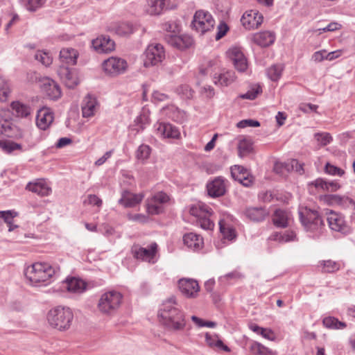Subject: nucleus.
Wrapping results in <instances>:
<instances>
[{
    "mask_svg": "<svg viewBox=\"0 0 355 355\" xmlns=\"http://www.w3.org/2000/svg\"><path fill=\"white\" fill-rule=\"evenodd\" d=\"M122 300L120 293L110 291L103 294L98 301V308L105 314H112L119 307Z\"/></svg>",
    "mask_w": 355,
    "mask_h": 355,
    "instance_id": "0eeeda50",
    "label": "nucleus"
},
{
    "mask_svg": "<svg viewBox=\"0 0 355 355\" xmlns=\"http://www.w3.org/2000/svg\"><path fill=\"white\" fill-rule=\"evenodd\" d=\"M205 337L206 343L209 347L227 352H230V347L223 343L217 334L211 335L209 333H206Z\"/></svg>",
    "mask_w": 355,
    "mask_h": 355,
    "instance_id": "2f4dec72",
    "label": "nucleus"
},
{
    "mask_svg": "<svg viewBox=\"0 0 355 355\" xmlns=\"http://www.w3.org/2000/svg\"><path fill=\"white\" fill-rule=\"evenodd\" d=\"M236 78L234 71L232 70H225L219 74L214 75V83L216 85L227 87L234 83Z\"/></svg>",
    "mask_w": 355,
    "mask_h": 355,
    "instance_id": "bb28decb",
    "label": "nucleus"
},
{
    "mask_svg": "<svg viewBox=\"0 0 355 355\" xmlns=\"http://www.w3.org/2000/svg\"><path fill=\"white\" fill-rule=\"evenodd\" d=\"M92 46L98 53H109L115 48L114 42L109 36L101 35L92 40Z\"/></svg>",
    "mask_w": 355,
    "mask_h": 355,
    "instance_id": "6ab92c4d",
    "label": "nucleus"
},
{
    "mask_svg": "<svg viewBox=\"0 0 355 355\" xmlns=\"http://www.w3.org/2000/svg\"><path fill=\"white\" fill-rule=\"evenodd\" d=\"M10 89L6 79L0 76V101H6L8 97Z\"/></svg>",
    "mask_w": 355,
    "mask_h": 355,
    "instance_id": "49530a36",
    "label": "nucleus"
},
{
    "mask_svg": "<svg viewBox=\"0 0 355 355\" xmlns=\"http://www.w3.org/2000/svg\"><path fill=\"white\" fill-rule=\"evenodd\" d=\"M115 33L120 36H125L133 32L132 25L129 22H119L113 27Z\"/></svg>",
    "mask_w": 355,
    "mask_h": 355,
    "instance_id": "ea45409f",
    "label": "nucleus"
},
{
    "mask_svg": "<svg viewBox=\"0 0 355 355\" xmlns=\"http://www.w3.org/2000/svg\"><path fill=\"white\" fill-rule=\"evenodd\" d=\"M241 22L246 29L257 28L263 22V16L259 12L251 10L243 15Z\"/></svg>",
    "mask_w": 355,
    "mask_h": 355,
    "instance_id": "2eb2a0df",
    "label": "nucleus"
},
{
    "mask_svg": "<svg viewBox=\"0 0 355 355\" xmlns=\"http://www.w3.org/2000/svg\"><path fill=\"white\" fill-rule=\"evenodd\" d=\"M259 335L262 336L264 338L272 341L275 340L276 338L275 334L273 332V331L268 328H262V330Z\"/></svg>",
    "mask_w": 355,
    "mask_h": 355,
    "instance_id": "774afa93",
    "label": "nucleus"
},
{
    "mask_svg": "<svg viewBox=\"0 0 355 355\" xmlns=\"http://www.w3.org/2000/svg\"><path fill=\"white\" fill-rule=\"evenodd\" d=\"M212 212L211 208L202 202L193 205L189 209L190 214L196 218L197 225L206 230H212L214 227V222L211 218Z\"/></svg>",
    "mask_w": 355,
    "mask_h": 355,
    "instance_id": "39448f33",
    "label": "nucleus"
},
{
    "mask_svg": "<svg viewBox=\"0 0 355 355\" xmlns=\"http://www.w3.org/2000/svg\"><path fill=\"white\" fill-rule=\"evenodd\" d=\"M86 287V283L80 279L72 277L67 279V288L70 292L81 293L85 291Z\"/></svg>",
    "mask_w": 355,
    "mask_h": 355,
    "instance_id": "e433bc0d",
    "label": "nucleus"
},
{
    "mask_svg": "<svg viewBox=\"0 0 355 355\" xmlns=\"http://www.w3.org/2000/svg\"><path fill=\"white\" fill-rule=\"evenodd\" d=\"M83 203L85 205H92L101 207L102 205V200L96 195L89 194L84 200Z\"/></svg>",
    "mask_w": 355,
    "mask_h": 355,
    "instance_id": "680f3d73",
    "label": "nucleus"
},
{
    "mask_svg": "<svg viewBox=\"0 0 355 355\" xmlns=\"http://www.w3.org/2000/svg\"><path fill=\"white\" fill-rule=\"evenodd\" d=\"M236 126L239 128H245L247 127H259L260 123L257 120L252 119H243L237 123Z\"/></svg>",
    "mask_w": 355,
    "mask_h": 355,
    "instance_id": "13d9d810",
    "label": "nucleus"
},
{
    "mask_svg": "<svg viewBox=\"0 0 355 355\" xmlns=\"http://www.w3.org/2000/svg\"><path fill=\"white\" fill-rule=\"evenodd\" d=\"M57 270L59 268H55L47 263L37 262L28 266L24 275L32 284H37L48 281L55 275Z\"/></svg>",
    "mask_w": 355,
    "mask_h": 355,
    "instance_id": "20e7f679",
    "label": "nucleus"
},
{
    "mask_svg": "<svg viewBox=\"0 0 355 355\" xmlns=\"http://www.w3.org/2000/svg\"><path fill=\"white\" fill-rule=\"evenodd\" d=\"M35 58L45 66H49L52 63V58L49 54L42 51L35 53Z\"/></svg>",
    "mask_w": 355,
    "mask_h": 355,
    "instance_id": "864d4df0",
    "label": "nucleus"
},
{
    "mask_svg": "<svg viewBox=\"0 0 355 355\" xmlns=\"http://www.w3.org/2000/svg\"><path fill=\"white\" fill-rule=\"evenodd\" d=\"M227 55L235 69L239 72H244L246 71L248 66V61L240 48L236 46L230 48L227 51Z\"/></svg>",
    "mask_w": 355,
    "mask_h": 355,
    "instance_id": "ddd939ff",
    "label": "nucleus"
},
{
    "mask_svg": "<svg viewBox=\"0 0 355 355\" xmlns=\"http://www.w3.org/2000/svg\"><path fill=\"white\" fill-rule=\"evenodd\" d=\"M207 190L211 198L223 196L226 193L225 180L222 177L215 178L207 184Z\"/></svg>",
    "mask_w": 355,
    "mask_h": 355,
    "instance_id": "f3484780",
    "label": "nucleus"
},
{
    "mask_svg": "<svg viewBox=\"0 0 355 355\" xmlns=\"http://www.w3.org/2000/svg\"><path fill=\"white\" fill-rule=\"evenodd\" d=\"M165 58V52L160 44H153L148 46L145 51L144 66L146 67L155 66Z\"/></svg>",
    "mask_w": 355,
    "mask_h": 355,
    "instance_id": "6e6552de",
    "label": "nucleus"
},
{
    "mask_svg": "<svg viewBox=\"0 0 355 355\" xmlns=\"http://www.w3.org/2000/svg\"><path fill=\"white\" fill-rule=\"evenodd\" d=\"M165 40L170 46L180 50L188 49L193 44V37L187 34H166Z\"/></svg>",
    "mask_w": 355,
    "mask_h": 355,
    "instance_id": "f8f14e48",
    "label": "nucleus"
},
{
    "mask_svg": "<svg viewBox=\"0 0 355 355\" xmlns=\"http://www.w3.org/2000/svg\"><path fill=\"white\" fill-rule=\"evenodd\" d=\"M296 234L293 230H286L281 232L272 233L269 239L279 243H288L295 241Z\"/></svg>",
    "mask_w": 355,
    "mask_h": 355,
    "instance_id": "c9c22d12",
    "label": "nucleus"
},
{
    "mask_svg": "<svg viewBox=\"0 0 355 355\" xmlns=\"http://www.w3.org/2000/svg\"><path fill=\"white\" fill-rule=\"evenodd\" d=\"M158 315L163 324L171 331H182L186 327V315L179 307L176 298L171 296L162 303Z\"/></svg>",
    "mask_w": 355,
    "mask_h": 355,
    "instance_id": "f257e3e1",
    "label": "nucleus"
},
{
    "mask_svg": "<svg viewBox=\"0 0 355 355\" xmlns=\"http://www.w3.org/2000/svg\"><path fill=\"white\" fill-rule=\"evenodd\" d=\"M46 0H26V3L24 4L26 10L33 12L41 8Z\"/></svg>",
    "mask_w": 355,
    "mask_h": 355,
    "instance_id": "6e6d98bb",
    "label": "nucleus"
},
{
    "mask_svg": "<svg viewBox=\"0 0 355 355\" xmlns=\"http://www.w3.org/2000/svg\"><path fill=\"white\" fill-rule=\"evenodd\" d=\"M167 0H148L146 12L150 15H159L164 9H168L166 6Z\"/></svg>",
    "mask_w": 355,
    "mask_h": 355,
    "instance_id": "f704fd0d",
    "label": "nucleus"
},
{
    "mask_svg": "<svg viewBox=\"0 0 355 355\" xmlns=\"http://www.w3.org/2000/svg\"><path fill=\"white\" fill-rule=\"evenodd\" d=\"M284 66L279 64H273L266 70L268 78L272 81H277L282 76Z\"/></svg>",
    "mask_w": 355,
    "mask_h": 355,
    "instance_id": "58836bf2",
    "label": "nucleus"
},
{
    "mask_svg": "<svg viewBox=\"0 0 355 355\" xmlns=\"http://www.w3.org/2000/svg\"><path fill=\"white\" fill-rule=\"evenodd\" d=\"M270 211L265 207H247L244 210L246 218L254 222H262L269 216Z\"/></svg>",
    "mask_w": 355,
    "mask_h": 355,
    "instance_id": "a211bd4d",
    "label": "nucleus"
},
{
    "mask_svg": "<svg viewBox=\"0 0 355 355\" xmlns=\"http://www.w3.org/2000/svg\"><path fill=\"white\" fill-rule=\"evenodd\" d=\"M98 106L97 101L90 95L87 96L82 103V114L85 118L94 115Z\"/></svg>",
    "mask_w": 355,
    "mask_h": 355,
    "instance_id": "c756f323",
    "label": "nucleus"
},
{
    "mask_svg": "<svg viewBox=\"0 0 355 355\" xmlns=\"http://www.w3.org/2000/svg\"><path fill=\"white\" fill-rule=\"evenodd\" d=\"M341 28V25L336 22H331L327 26L324 28H318L320 33L322 32H332L339 30Z\"/></svg>",
    "mask_w": 355,
    "mask_h": 355,
    "instance_id": "0e129e2a",
    "label": "nucleus"
},
{
    "mask_svg": "<svg viewBox=\"0 0 355 355\" xmlns=\"http://www.w3.org/2000/svg\"><path fill=\"white\" fill-rule=\"evenodd\" d=\"M275 40V34L272 31H265L257 33L252 36V41L261 47L272 44Z\"/></svg>",
    "mask_w": 355,
    "mask_h": 355,
    "instance_id": "393cba45",
    "label": "nucleus"
},
{
    "mask_svg": "<svg viewBox=\"0 0 355 355\" xmlns=\"http://www.w3.org/2000/svg\"><path fill=\"white\" fill-rule=\"evenodd\" d=\"M151 148L146 144L140 145L136 150V158L144 162L148 159L151 154Z\"/></svg>",
    "mask_w": 355,
    "mask_h": 355,
    "instance_id": "79ce46f5",
    "label": "nucleus"
},
{
    "mask_svg": "<svg viewBox=\"0 0 355 355\" xmlns=\"http://www.w3.org/2000/svg\"><path fill=\"white\" fill-rule=\"evenodd\" d=\"M324 200L331 205H337L343 208L355 209V202L347 196L329 194L324 196Z\"/></svg>",
    "mask_w": 355,
    "mask_h": 355,
    "instance_id": "b1692460",
    "label": "nucleus"
},
{
    "mask_svg": "<svg viewBox=\"0 0 355 355\" xmlns=\"http://www.w3.org/2000/svg\"><path fill=\"white\" fill-rule=\"evenodd\" d=\"M11 123L6 120H0V135H8Z\"/></svg>",
    "mask_w": 355,
    "mask_h": 355,
    "instance_id": "338daca9",
    "label": "nucleus"
},
{
    "mask_svg": "<svg viewBox=\"0 0 355 355\" xmlns=\"http://www.w3.org/2000/svg\"><path fill=\"white\" fill-rule=\"evenodd\" d=\"M290 219V213L281 209H276L272 216L273 223L277 227H286Z\"/></svg>",
    "mask_w": 355,
    "mask_h": 355,
    "instance_id": "7c9ffc66",
    "label": "nucleus"
},
{
    "mask_svg": "<svg viewBox=\"0 0 355 355\" xmlns=\"http://www.w3.org/2000/svg\"><path fill=\"white\" fill-rule=\"evenodd\" d=\"M26 189L40 196H47L51 192V189L44 180H39L35 182H28L26 186Z\"/></svg>",
    "mask_w": 355,
    "mask_h": 355,
    "instance_id": "a878e982",
    "label": "nucleus"
},
{
    "mask_svg": "<svg viewBox=\"0 0 355 355\" xmlns=\"http://www.w3.org/2000/svg\"><path fill=\"white\" fill-rule=\"evenodd\" d=\"M315 137L322 146H326L330 144L332 141V137L327 132L317 133L315 135Z\"/></svg>",
    "mask_w": 355,
    "mask_h": 355,
    "instance_id": "bf43d9fd",
    "label": "nucleus"
},
{
    "mask_svg": "<svg viewBox=\"0 0 355 355\" xmlns=\"http://www.w3.org/2000/svg\"><path fill=\"white\" fill-rule=\"evenodd\" d=\"M298 213L300 222L309 236L313 238L318 237L322 233L324 227V220L319 212L305 207H300Z\"/></svg>",
    "mask_w": 355,
    "mask_h": 355,
    "instance_id": "f03ea898",
    "label": "nucleus"
},
{
    "mask_svg": "<svg viewBox=\"0 0 355 355\" xmlns=\"http://www.w3.org/2000/svg\"><path fill=\"white\" fill-rule=\"evenodd\" d=\"M53 113L48 107H42L38 110L36 116V125L42 130H46L53 121Z\"/></svg>",
    "mask_w": 355,
    "mask_h": 355,
    "instance_id": "412c9836",
    "label": "nucleus"
},
{
    "mask_svg": "<svg viewBox=\"0 0 355 355\" xmlns=\"http://www.w3.org/2000/svg\"><path fill=\"white\" fill-rule=\"evenodd\" d=\"M177 93L183 98L190 99L193 96L194 92L188 85H180L176 89Z\"/></svg>",
    "mask_w": 355,
    "mask_h": 355,
    "instance_id": "8fccbe9b",
    "label": "nucleus"
},
{
    "mask_svg": "<svg viewBox=\"0 0 355 355\" xmlns=\"http://www.w3.org/2000/svg\"><path fill=\"white\" fill-rule=\"evenodd\" d=\"M252 150V142L250 139L243 138L238 144V150L241 156L249 154Z\"/></svg>",
    "mask_w": 355,
    "mask_h": 355,
    "instance_id": "a18cd8bd",
    "label": "nucleus"
},
{
    "mask_svg": "<svg viewBox=\"0 0 355 355\" xmlns=\"http://www.w3.org/2000/svg\"><path fill=\"white\" fill-rule=\"evenodd\" d=\"M157 251V245H150V248L148 249L140 248L139 250H134V257L136 259H141L149 263H154V259Z\"/></svg>",
    "mask_w": 355,
    "mask_h": 355,
    "instance_id": "cd10ccee",
    "label": "nucleus"
},
{
    "mask_svg": "<svg viewBox=\"0 0 355 355\" xmlns=\"http://www.w3.org/2000/svg\"><path fill=\"white\" fill-rule=\"evenodd\" d=\"M327 220L331 230L343 234L349 233L350 229L346 223L345 217L341 214L331 210L327 213Z\"/></svg>",
    "mask_w": 355,
    "mask_h": 355,
    "instance_id": "1a4fd4ad",
    "label": "nucleus"
},
{
    "mask_svg": "<svg viewBox=\"0 0 355 355\" xmlns=\"http://www.w3.org/2000/svg\"><path fill=\"white\" fill-rule=\"evenodd\" d=\"M17 216V213L13 210L0 211V218L6 223H10V220Z\"/></svg>",
    "mask_w": 355,
    "mask_h": 355,
    "instance_id": "052dcab7",
    "label": "nucleus"
},
{
    "mask_svg": "<svg viewBox=\"0 0 355 355\" xmlns=\"http://www.w3.org/2000/svg\"><path fill=\"white\" fill-rule=\"evenodd\" d=\"M183 244H203V239L200 234L189 232L183 236Z\"/></svg>",
    "mask_w": 355,
    "mask_h": 355,
    "instance_id": "c03bdc74",
    "label": "nucleus"
},
{
    "mask_svg": "<svg viewBox=\"0 0 355 355\" xmlns=\"http://www.w3.org/2000/svg\"><path fill=\"white\" fill-rule=\"evenodd\" d=\"M229 30L228 26L225 22H221L217 27V33L216 35V40H218L221 39Z\"/></svg>",
    "mask_w": 355,
    "mask_h": 355,
    "instance_id": "e2e57ef3",
    "label": "nucleus"
},
{
    "mask_svg": "<svg viewBox=\"0 0 355 355\" xmlns=\"http://www.w3.org/2000/svg\"><path fill=\"white\" fill-rule=\"evenodd\" d=\"M218 225L223 238L229 241H234L237 236L235 229L225 219L220 220Z\"/></svg>",
    "mask_w": 355,
    "mask_h": 355,
    "instance_id": "72a5a7b5",
    "label": "nucleus"
},
{
    "mask_svg": "<svg viewBox=\"0 0 355 355\" xmlns=\"http://www.w3.org/2000/svg\"><path fill=\"white\" fill-rule=\"evenodd\" d=\"M42 89L51 99L56 100L61 96V89L59 85L52 79H44L42 82Z\"/></svg>",
    "mask_w": 355,
    "mask_h": 355,
    "instance_id": "5701e85b",
    "label": "nucleus"
},
{
    "mask_svg": "<svg viewBox=\"0 0 355 355\" xmlns=\"http://www.w3.org/2000/svg\"><path fill=\"white\" fill-rule=\"evenodd\" d=\"M154 128L157 135L163 138L179 139L180 137L179 129L169 123L157 122L155 124Z\"/></svg>",
    "mask_w": 355,
    "mask_h": 355,
    "instance_id": "4468645a",
    "label": "nucleus"
},
{
    "mask_svg": "<svg viewBox=\"0 0 355 355\" xmlns=\"http://www.w3.org/2000/svg\"><path fill=\"white\" fill-rule=\"evenodd\" d=\"M320 265L322 267V271L323 272H334L340 269V264L332 260L322 261L320 262Z\"/></svg>",
    "mask_w": 355,
    "mask_h": 355,
    "instance_id": "de8ad7c7",
    "label": "nucleus"
},
{
    "mask_svg": "<svg viewBox=\"0 0 355 355\" xmlns=\"http://www.w3.org/2000/svg\"><path fill=\"white\" fill-rule=\"evenodd\" d=\"M164 26L165 29L168 32L167 34H175L179 31V26L175 21H168L165 24Z\"/></svg>",
    "mask_w": 355,
    "mask_h": 355,
    "instance_id": "69168bd1",
    "label": "nucleus"
},
{
    "mask_svg": "<svg viewBox=\"0 0 355 355\" xmlns=\"http://www.w3.org/2000/svg\"><path fill=\"white\" fill-rule=\"evenodd\" d=\"M169 200L168 196L164 192H158L146 200V210L149 214L155 215L164 210V204Z\"/></svg>",
    "mask_w": 355,
    "mask_h": 355,
    "instance_id": "9d476101",
    "label": "nucleus"
},
{
    "mask_svg": "<svg viewBox=\"0 0 355 355\" xmlns=\"http://www.w3.org/2000/svg\"><path fill=\"white\" fill-rule=\"evenodd\" d=\"M167 111L168 116L175 121L181 122L184 119V112L174 106L168 107Z\"/></svg>",
    "mask_w": 355,
    "mask_h": 355,
    "instance_id": "09e8293b",
    "label": "nucleus"
},
{
    "mask_svg": "<svg viewBox=\"0 0 355 355\" xmlns=\"http://www.w3.org/2000/svg\"><path fill=\"white\" fill-rule=\"evenodd\" d=\"M0 149L7 154H11L16 150L25 151L21 144L11 140H0Z\"/></svg>",
    "mask_w": 355,
    "mask_h": 355,
    "instance_id": "4c0bfd02",
    "label": "nucleus"
},
{
    "mask_svg": "<svg viewBox=\"0 0 355 355\" xmlns=\"http://www.w3.org/2000/svg\"><path fill=\"white\" fill-rule=\"evenodd\" d=\"M262 92V89L260 86L256 85L248 90L246 93L241 94L239 98L242 99H249L254 100L255 99L258 94Z\"/></svg>",
    "mask_w": 355,
    "mask_h": 355,
    "instance_id": "603ef678",
    "label": "nucleus"
},
{
    "mask_svg": "<svg viewBox=\"0 0 355 355\" xmlns=\"http://www.w3.org/2000/svg\"><path fill=\"white\" fill-rule=\"evenodd\" d=\"M215 20L212 15L204 10H197L191 21V26L196 32L204 35L214 29Z\"/></svg>",
    "mask_w": 355,
    "mask_h": 355,
    "instance_id": "423d86ee",
    "label": "nucleus"
},
{
    "mask_svg": "<svg viewBox=\"0 0 355 355\" xmlns=\"http://www.w3.org/2000/svg\"><path fill=\"white\" fill-rule=\"evenodd\" d=\"M78 53L77 50L71 48H63L60 51V60L62 64L75 65L77 62Z\"/></svg>",
    "mask_w": 355,
    "mask_h": 355,
    "instance_id": "c85d7f7f",
    "label": "nucleus"
},
{
    "mask_svg": "<svg viewBox=\"0 0 355 355\" xmlns=\"http://www.w3.org/2000/svg\"><path fill=\"white\" fill-rule=\"evenodd\" d=\"M144 198V194L142 193L136 194L128 191H123L121 198L119 200V203L125 207H133L139 204Z\"/></svg>",
    "mask_w": 355,
    "mask_h": 355,
    "instance_id": "4be33fe9",
    "label": "nucleus"
},
{
    "mask_svg": "<svg viewBox=\"0 0 355 355\" xmlns=\"http://www.w3.org/2000/svg\"><path fill=\"white\" fill-rule=\"evenodd\" d=\"M309 189L313 187L318 191H326L327 189V181L322 178H318L314 181L309 183Z\"/></svg>",
    "mask_w": 355,
    "mask_h": 355,
    "instance_id": "4d7b16f0",
    "label": "nucleus"
},
{
    "mask_svg": "<svg viewBox=\"0 0 355 355\" xmlns=\"http://www.w3.org/2000/svg\"><path fill=\"white\" fill-rule=\"evenodd\" d=\"M325 173L331 175H337L341 177L344 175L345 171L342 168L337 167L327 162L324 167Z\"/></svg>",
    "mask_w": 355,
    "mask_h": 355,
    "instance_id": "5fc2aeb1",
    "label": "nucleus"
},
{
    "mask_svg": "<svg viewBox=\"0 0 355 355\" xmlns=\"http://www.w3.org/2000/svg\"><path fill=\"white\" fill-rule=\"evenodd\" d=\"M10 107L13 115L19 118L27 117L31 113V107L25 103L19 101H13L10 104Z\"/></svg>",
    "mask_w": 355,
    "mask_h": 355,
    "instance_id": "473e14b6",
    "label": "nucleus"
},
{
    "mask_svg": "<svg viewBox=\"0 0 355 355\" xmlns=\"http://www.w3.org/2000/svg\"><path fill=\"white\" fill-rule=\"evenodd\" d=\"M231 173L233 178L239 182L240 178L242 179L249 175L248 170L241 166H235V168L232 169Z\"/></svg>",
    "mask_w": 355,
    "mask_h": 355,
    "instance_id": "3c124183",
    "label": "nucleus"
},
{
    "mask_svg": "<svg viewBox=\"0 0 355 355\" xmlns=\"http://www.w3.org/2000/svg\"><path fill=\"white\" fill-rule=\"evenodd\" d=\"M322 323L324 326L330 329H343L346 327V324L339 321L334 317H327L324 318L322 320Z\"/></svg>",
    "mask_w": 355,
    "mask_h": 355,
    "instance_id": "37998d69",
    "label": "nucleus"
},
{
    "mask_svg": "<svg viewBox=\"0 0 355 355\" xmlns=\"http://www.w3.org/2000/svg\"><path fill=\"white\" fill-rule=\"evenodd\" d=\"M73 313L68 307L58 306L51 309L47 314V320L52 328L59 331L69 329L72 324Z\"/></svg>",
    "mask_w": 355,
    "mask_h": 355,
    "instance_id": "7ed1b4c3",
    "label": "nucleus"
},
{
    "mask_svg": "<svg viewBox=\"0 0 355 355\" xmlns=\"http://www.w3.org/2000/svg\"><path fill=\"white\" fill-rule=\"evenodd\" d=\"M178 286L181 293L187 297H196L200 291L198 282L192 279H180Z\"/></svg>",
    "mask_w": 355,
    "mask_h": 355,
    "instance_id": "dca6fc26",
    "label": "nucleus"
},
{
    "mask_svg": "<svg viewBox=\"0 0 355 355\" xmlns=\"http://www.w3.org/2000/svg\"><path fill=\"white\" fill-rule=\"evenodd\" d=\"M250 351L254 355H276L275 352L257 342L251 345Z\"/></svg>",
    "mask_w": 355,
    "mask_h": 355,
    "instance_id": "a19ab883",
    "label": "nucleus"
},
{
    "mask_svg": "<svg viewBox=\"0 0 355 355\" xmlns=\"http://www.w3.org/2000/svg\"><path fill=\"white\" fill-rule=\"evenodd\" d=\"M58 75L68 88H73L78 84L76 73L68 67L60 66L58 69Z\"/></svg>",
    "mask_w": 355,
    "mask_h": 355,
    "instance_id": "aec40b11",
    "label": "nucleus"
},
{
    "mask_svg": "<svg viewBox=\"0 0 355 355\" xmlns=\"http://www.w3.org/2000/svg\"><path fill=\"white\" fill-rule=\"evenodd\" d=\"M102 66L106 73L110 76H117L125 72L128 64L124 59L111 57L105 60Z\"/></svg>",
    "mask_w": 355,
    "mask_h": 355,
    "instance_id": "9b49d317",
    "label": "nucleus"
}]
</instances>
